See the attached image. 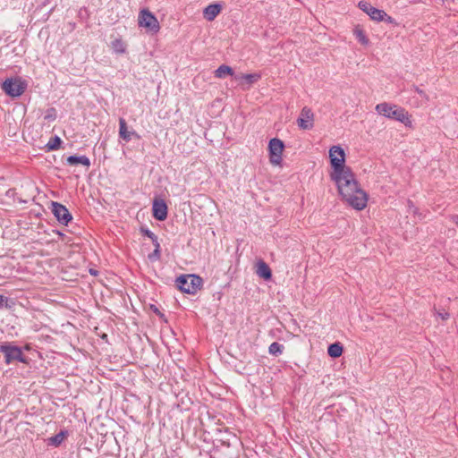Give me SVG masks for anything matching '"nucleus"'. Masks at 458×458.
I'll use <instances>...</instances> for the list:
<instances>
[{
    "label": "nucleus",
    "mask_w": 458,
    "mask_h": 458,
    "mask_svg": "<svg viewBox=\"0 0 458 458\" xmlns=\"http://www.w3.org/2000/svg\"><path fill=\"white\" fill-rule=\"evenodd\" d=\"M329 176L336 184L339 194L350 206L357 210H362L367 206V193L360 189L351 167L329 174Z\"/></svg>",
    "instance_id": "obj_1"
},
{
    "label": "nucleus",
    "mask_w": 458,
    "mask_h": 458,
    "mask_svg": "<svg viewBox=\"0 0 458 458\" xmlns=\"http://www.w3.org/2000/svg\"><path fill=\"white\" fill-rule=\"evenodd\" d=\"M376 111L381 115L401 122L405 125L411 123L409 113L404 108L386 102L380 103L376 106Z\"/></svg>",
    "instance_id": "obj_2"
},
{
    "label": "nucleus",
    "mask_w": 458,
    "mask_h": 458,
    "mask_svg": "<svg viewBox=\"0 0 458 458\" xmlns=\"http://www.w3.org/2000/svg\"><path fill=\"white\" fill-rule=\"evenodd\" d=\"M175 282L179 290L188 294H195L202 286L201 277L196 275L180 276Z\"/></svg>",
    "instance_id": "obj_3"
},
{
    "label": "nucleus",
    "mask_w": 458,
    "mask_h": 458,
    "mask_svg": "<svg viewBox=\"0 0 458 458\" xmlns=\"http://www.w3.org/2000/svg\"><path fill=\"white\" fill-rule=\"evenodd\" d=\"M328 156L331 165V171L329 174L339 173L349 168V166L345 165V152L342 147L338 145L331 147Z\"/></svg>",
    "instance_id": "obj_4"
},
{
    "label": "nucleus",
    "mask_w": 458,
    "mask_h": 458,
    "mask_svg": "<svg viewBox=\"0 0 458 458\" xmlns=\"http://www.w3.org/2000/svg\"><path fill=\"white\" fill-rule=\"evenodd\" d=\"M26 83L20 78L7 79L3 82L2 89L13 98L20 97L26 89Z\"/></svg>",
    "instance_id": "obj_5"
},
{
    "label": "nucleus",
    "mask_w": 458,
    "mask_h": 458,
    "mask_svg": "<svg viewBox=\"0 0 458 458\" xmlns=\"http://www.w3.org/2000/svg\"><path fill=\"white\" fill-rule=\"evenodd\" d=\"M284 142L276 138L270 140L268 144L269 161L273 165H281Z\"/></svg>",
    "instance_id": "obj_6"
},
{
    "label": "nucleus",
    "mask_w": 458,
    "mask_h": 458,
    "mask_svg": "<svg viewBox=\"0 0 458 458\" xmlns=\"http://www.w3.org/2000/svg\"><path fill=\"white\" fill-rule=\"evenodd\" d=\"M138 21L140 27L146 28L152 32H157L160 29L157 17L147 9L140 12Z\"/></svg>",
    "instance_id": "obj_7"
},
{
    "label": "nucleus",
    "mask_w": 458,
    "mask_h": 458,
    "mask_svg": "<svg viewBox=\"0 0 458 458\" xmlns=\"http://www.w3.org/2000/svg\"><path fill=\"white\" fill-rule=\"evenodd\" d=\"M0 352L4 355L6 364H10L14 360L24 361L21 349L18 346L4 343L0 344Z\"/></svg>",
    "instance_id": "obj_8"
},
{
    "label": "nucleus",
    "mask_w": 458,
    "mask_h": 458,
    "mask_svg": "<svg viewBox=\"0 0 458 458\" xmlns=\"http://www.w3.org/2000/svg\"><path fill=\"white\" fill-rule=\"evenodd\" d=\"M297 125L301 130H310L314 126V114L309 107H303L297 119Z\"/></svg>",
    "instance_id": "obj_9"
},
{
    "label": "nucleus",
    "mask_w": 458,
    "mask_h": 458,
    "mask_svg": "<svg viewBox=\"0 0 458 458\" xmlns=\"http://www.w3.org/2000/svg\"><path fill=\"white\" fill-rule=\"evenodd\" d=\"M52 213L56 217L59 223L67 225L72 219V216L65 206L58 203L52 202Z\"/></svg>",
    "instance_id": "obj_10"
},
{
    "label": "nucleus",
    "mask_w": 458,
    "mask_h": 458,
    "mask_svg": "<svg viewBox=\"0 0 458 458\" xmlns=\"http://www.w3.org/2000/svg\"><path fill=\"white\" fill-rule=\"evenodd\" d=\"M360 10L366 13L373 21H380L382 15H385V11L373 7L369 3L366 1H360L358 4Z\"/></svg>",
    "instance_id": "obj_11"
},
{
    "label": "nucleus",
    "mask_w": 458,
    "mask_h": 458,
    "mask_svg": "<svg viewBox=\"0 0 458 458\" xmlns=\"http://www.w3.org/2000/svg\"><path fill=\"white\" fill-rule=\"evenodd\" d=\"M153 216L158 221L167 217V206L163 199H155L152 206Z\"/></svg>",
    "instance_id": "obj_12"
},
{
    "label": "nucleus",
    "mask_w": 458,
    "mask_h": 458,
    "mask_svg": "<svg viewBox=\"0 0 458 458\" xmlns=\"http://www.w3.org/2000/svg\"><path fill=\"white\" fill-rule=\"evenodd\" d=\"M222 8V4L218 3L208 4L203 10V16L207 21H212L221 13Z\"/></svg>",
    "instance_id": "obj_13"
},
{
    "label": "nucleus",
    "mask_w": 458,
    "mask_h": 458,
    "mask_svg": "<svg viewBox=\"0 0 458 458\" xmlns=\"http://www.w3.org/2000/svg\"><path fill=\"white\" fill-rule=\"evenodd\" d=\"M119 136L126 142L130 141L132 136H135L138 139L140 138L136 131H128L127 123L123 118L119 119Z\"/></svg>",
    "instance_id": "obj_14"
},
{
    "label": "nucleus",
    "mask_w": 458,
    "mask_h": 458,
    "mask_svg": "<svg viewBox=\"0 0 458 458\" xmlns=\"http://www.w3.org/2000/svg\"><path fill=\"white\" fill-rule=\"evenodd\" d=\"M259 78L260 76L258 73H241L234 76L235 81H239L242 87L245 85L248 87L251 86L253 83L258 81Z\"/></svg>",
    "instance_id": "obj_15"
},
{
    "label": "nucleus",
    "mask_w": 458,
    "mask_h": 458,
    "mask_svg": "<svg viewBox=\"0 0 458 458\" xmlns=\"http://www.w3.org/2000/svg\"><path fill=\"white\" fill-rule=\"evenodd\" d=\"M256 273L259 277L265 280H269L272 276L270 267L263 260L258 261Z\"/></svg>",
    "instance_id": "obj_16"
},
{
    "label": "nucleus",
    "mask_w": 458,
    "mask_h": 458,
    "mask_svg": "<svg viewBox=\"0 0 458 458\" xmlns=\"http://www.w3.org/2000/svg\"><path fill=\"white\" fill-rule=\"evenodd\" d=\"M66 162L70 165H82L86 167L90 166V160L86 156H70L67 157Z\"/></svg>",
    "instance_id": "obj_17"
},
{
    "label": "nucleus",
    "mask_w": 458,
    "mask_h": 458,
    "mask_svg": "<svg viewBox=\"0 0 458 458\" xmlns=\"http://www.w3.org/2000/svg\"><path fill=\"white\" fill-rule=\"evenodd\" d=\"M343 345L340 343H334L328 346L327 353L332 358H338L343 353Z\"/></svg>",
    "instance_id": "obj_18"
},
{
    "label": "nucleus",
    "mask_w": 458,
    "mask_h": 458,
    "mask_svg": "<svg viewBox=\"0 0 458 458\" xmlns=\"http://www.w3.org/2000/svg\"><path fill=\"white\" fill-rule=\"evenodd\" d=\"M111 47L116 54H124L126 52V45L121 38H115L111 42Z\"/></svg>",
    "instance_id": "obj_19"
},
{
    "label": "nucleus",
    "mask_w": 458,
    "mask_h": 458,
    "mask_svg": "<svg viewBox=\"0 0 458 458\" xmlns=\"http://www.w3.org/2000/svg\"><path fill=\"white\" fill-rule=\"evenodd\" d=\"M226 75H233V69L225 64L220 65L216 71H215V76L216 78H225Z\"/></svg>",
    "instance_id": "obj_20"
},
{
    "label": "nucleus",
    "mask_w": 458,
    "mask_h": 458,
    "mask_svg": "<svg viewBox=\"0 0 458 458\" xmlns=\"http://www.w3.org/2000/svg\"><path fill=\"white\" fill-rule=\"evenodd\" d=\"M66 431H60L58 434L51 437L48 438V445H54V446H58L60 445L63 441L64 440V438L66 437Z\"/></svg>",
    "instance_id": "obj_21"
},
{
    "label": "nucleus",
    "mask_w": 458,
    "mask_h": 458,
    "mask_svg": "<svg viewBox=\"0 0 458 458\" xmlns=\"http://www.w3.org/2000/svg\"><path fill=\"white\" fill-rule=\"evenodd\" d=\"M354 35L360 44L364 46L369 45V38H367V36L365 35L364 31L361 29L356 28L354 30Z\"/></svg>",
    "instance_id": "obj_22"
},
{
    "label": "nucleus",
    "mask_w": 458,
    "mask_h": 458,
    "mask_svg": "<svg viewBox=\"0 0 458 458\" xmlns=\"http://www.w3.org/2000/svg\"><path fill=\"white\" fill-rule=\"evenodd\" d=\"M61 143V139L58 136H55L49 140L48 143L47 144V147L49 150H55L60 147Z\"/></svg>",
    "instance_id": "obj_23"
},
{
    "label": "nucleus",
    "mask_w": 458,
    "mask_h": 458,
    "mask_svg": "<svg viewBox=\"0 0 458 458\" xmlns=\"http://www.w3.org/2000/svg\"><path fill=\"white\" fill-rule=\"evenodd\" d=\"M282 352H283V345H281L276 342L270 344L269 352L271 354L276 355L277 353H282Z\"/></svg>",
    "instance_id": "obj_24"
},
{
    "label": "nucleus",
    "mask_w": 458,
    "mask_h": 458,
    "mask_svg": "<svg viewBox=\"0 0 458 458\" xmlns=\"http://www.w3.org/2000/svg\"><path fill=\"white\" fill-rule=\"evenodd\" d=\"M56 118V111L54 107L48 108L44 115V119L47 121H54Z\"/></svg>",
    "instance_id": "obj_25"
},
{
    "label": "nucleus",
    "mask_w": 458,
    "mask_h": 458,
    "mask_svg": "<svg viewBox=\"0 0 458 458\" xmlns=\"http://www.w3.org/2000/svg\"><path fill=\"white\" fill-rule=\"evenodd\" d=\"M141 232L143 233L144 235H146L147 237H148L152 242H156V234L154 233H152L149 229L146 228H142L141 229Z\"/></svg>",
    "instance_id": "obj_26"
},
{
    "label": "nucleus",
    "mask_w": 458,
    "mask_h": 458,
    "mask_svg": "<svg viewBox=\"0 0 458 458\" xmlns=\"http://www.w3.org/2000/svg\"><path fill=\"white\" fill-rule=\"evenodd\" d=\"M380 21H386L389 24H394V25H397V23L395 22L394 19L392 18L391 16H389L386 12H385V15L383 14L382 15V19L380 20Z\"/></svg>",
    "instance_id": "obj_27"
},
{
    "label": "nucleus",
    "mask_w": 458,
    "mask_h": 458,
    "mask_svg": "<svg viewBox=\"0 0 458 458\" xmlns=\"http://www.w3.org/2000/svg\"><path fill=\"white\" fill-rule=\"evenodd\" d=\"M436 316L443 320H447L450 318V314L447 311H437Z\"/></svg>",
    "instance_id": "obj_28"
},
{
    "label": "nucleus",
    "mask_w": 458,
    "mask_h": 458,
    "mask_svg": "<svg viewBox=\"0 0 458 458\" xmlns=\"http://www.w3.org/2000/svg\"><path fill=\"white\" fill-rule=\"evenodd\" d=\"M149 259L156 260L160 259V250L155 249L154 251L148 255Z\"/></svg>",
    "instance_id": "obj_29"
},
{
    "label": "nucleus",
    "mask_w": 458,
    "mask_h": 458,
    "mask_svg": "<svg viewBox=\"0 0 458 458\" xmlns=\"http://www.w3.org/2000/svg\"><path fill=\"white\" fill-rule=\"evenodd\" d=\"M415 91L423 98H425L427 101L428 100V95L421 89H420L418 87H415Z\"/></svg>",
    "instance_id": "obj_30"
},
{
    "label": "nucleus",
    "mask_w": 458,
    "mask_h": 458,
    "mask_svg": "<svg viewBox=\"0 0 458 458\" xmlns=\"http://www.w3.org/2000/svg\"><path fill=\"white\" fill-rule=\"evenodd\" d=\"M154 246H155V249L157 250H160V243L158 242V239H157V236L156 235V242H152Z\"/></svg>",
    "instance_id": "obj_31"
},
{
    "label": "nucleus",
    "mask_w": 458,
    "mask_h": 458,
    "mask_svg": "<svg viewBox=\"0 0 458 458\" xmlns=\"http://www.w3.org/2000/svg\"><path fill=\"white\" fill-rule=\"evenodd\" d=\"M212 458H221L220 451L219 450L215 451V454L212 456Z\"/></svg>",
    "instance_id": "obj_32"
},
{
    "label": "nucleus",
    "mask_w": 458,
    "mask_h": 458,
    "mask_svg": "<svg viewBox=\"0 0 458 458\" xmlns=\"http://www.w3.org/2000/svg\"><path fill=\"white\" fill-rule=\"evenodd\" d=\"M4 298L0 295V308L3 306Z\"/></svg>",
    "instance_id": "obj_33"
},
{
    "label": "nucleus",
    "mask_w": 458,
    "mask_h": 458,
    "mask_svg": "<svg viewBox=\"0 0 458 458\" xmlns=\"http://www.w3.org/2000/svg\"><path fill=\"white\" fill-rule=\"evenodd\" d=\"M89 272H90L91 275H97V272L95 270H93V269H90Z\"/></svg>",
    "instance_id": "obj_34"
},
{
    "label": "nucleus",
    "mask_w": 458,
    "mask_h": 458,
    "mask_svg": "<svg viewBox=\"0 0 458 458\" xmlns=\"http://www.w3.org/2000/svg\"><path fill=\"white\" fill-rule=\"evenodd\" d=\"M56 233L59 235V236H63L64 234L62 233H60L59 231L56 232Z\"/></svg>",
    "instance_id": "obj_35"
}]
</instances>
